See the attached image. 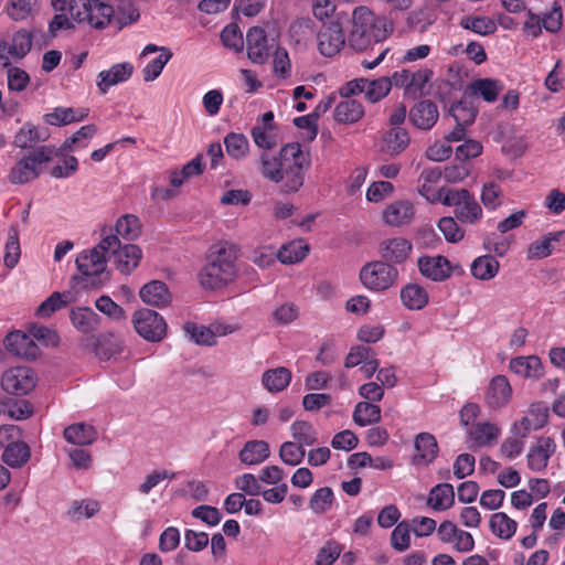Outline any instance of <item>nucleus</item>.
<instances>
[{
	"instance_id": "obj_12",
	"label": "nucleus",
	"mask_w": 565,
	"mask_h": 565,
	"mask_svg": "<svg viewBox=\"0 0 565 565\" xmlns=\"http://www.w3.org/2000/svg\"><path fill=\"white\" fill-rule=\"evenodd\" d=\"M1 386L9 394L25 395L35 386L34 373L25 366L11 367L3 373Z\"/></svg>"
},
{
	"instance_id": "obj_1",
	"label": "nucleus",
	"mask_w": 565,
	"mask_h": 565,
	"mask_svg": "<svg viewBox=\"0 0 565 565\" xmlns=\"http://www.w3.org/2000/svg\"><path fill=\"white\" fill-rule=\"evenodd\" d=\"M393 32V24L384 17H376L367 7L352 12L348 42L355 51H365L375 42H382Z\"/></svg>"
},
{
	"instance_id": "obj_24",
	"label": "nucleus",
	"mask_w": 565,
	"mask_h": 565,
	"mask_svg": "<svg viewBox=\"0 0 565 565\" xmlns=\"http://www.w3.org/2000/svg\"><path fill=\"white\" fill-rule=\"evenodd\" d=\"M415 217V207L407 200H399L388 204L383 211V220L390 226H404Z\"/></svg>"
},
{
	"instance_id": "obj_38",
	"label": "nucleus",
	"mask_w": 565,
	"mask_h": 565,
	"mask_svg": "<svg viewBox=\"0 0 565 565\" xmlns=\"http://www.w3.org/2000/svg\"><path fill=\"white\" fill-rule=\"evenodd\" d=\"M455 502V491L450 483H439L435 486L428 495L427 503L436 511H445L452 507Z\"/></svg>"
},
{
	"instance_id": "obj_49",
	"label": "nucleus",
	"mask_w": 565,
	"mask_h": 565,
	"mask_svg": "<svg viewBox=\"0 0 565 565\" xmlns=\"http://www.w3.org/2000/svg\"><path fill=\"white\" fill-rule=\"evenodd\" d=\"M309 247L302 241H294L280 247L277 258L282 264H296L301 262L308 254Z\"/></svg>"
},
{
	"instance_id": "obj_26",
	"label": "nucleus",
	"mask_w": 565,
	"mask_h": 565,
	"mask_svg": "<svg viewBox=\"0 0 565 565\" xmlns=\"http://www.w3.org/2000/svg\"><path fill=\"white\" fill-rule=\"evenodd\" d=\"M416 455L413 457L415 465H430L438 455V444L434 435L420 433L415 438Z\"/></svg>"
},
{
	"instance_id": "obj_11",
	"label": "nucleus",
	"mask_w": 565,
	"mask_h": 565,
	"mask_svg": "<svg viewBox=\"0 0 565 565\" xmlns=\"http://www.w3.org/2000/svg\"><path fill=\"white\" fill-rule=\"evenodd\" d=\"M318 50L328 57L337 55L345 44V35L339 18L321 25L317 34Z\"/></svg>"
},
{
	"instance_id": "obj_22",
	"label": "nucleus",
	"mask_w": 565,
	"mask_h": 565,
	"mask_svg": "<svg viewBox=\"0 0 565 565\" xmlns=\"http://www.w3.org/2000/svg\"><path fill=\"white\" fill-rule=\"evenodd\" d=\"M562 8L557 2H554L552 10L542 18L529 12V20L525 22V28L531 30L533 36L539 34L542 26L548 32H557L562 26Z\"/></svg>"
},
{
	"instance_id": "obj_31",
	"label": "nucleus",
	"mask_w": 565,
	"mask_h": 565,
	"mask_svg": "<svg viewBox=\"0 0 565 565\" xmlns=\"http://www.w3.org/2000/svg\"><path fill=\"white\" fill-rule=\"evenodd\" d=\"M70 318L74 328L82 333L95 331L100 323V317L88 307L72 309Z\"/></svg>"
},
{
	"instance_id": "obj_46",
	"label": "nucleus",
	"mask_w": 565,
	"mask_h": 565,
	"mask_svg": "<svg viewBox=\"0 0 565 565\" xmlns=\"http://www.w3.org/2000/svg\"><path fill=\"white\" fill-rule=\"evenodd\" d=\"M460 26L481 36H488L497 31L495 22L483 15H465L460 20Z\"/></svg>"
},
{
	"instance_id": "obj_40",
	"label": "nucleus",
	"mask_w": 565,
	"mask_h": 565,
	"mask_svg": "<svg viewBox=\"0 0 565 565\" xmlns=\"http://www.w3.org/2000/svg\"><path fill=\"white\" fill-rule=\"evenodd\" d=\"M364 115L363 106L354 99H344L340 102L334 109V120L340 124L358 122Z\"/></svg>"
},
{
	"instance_id": "obj_63",
	"label": "nucleus",
	"mask_w": 565,
	"mask_h": 565,
	"mask_svg": "<svg viewBox=\"0 0 565 565\" xmlns=\"http://www.w3.org/2000/svg\"><path fill=\"white\" fill-rule=\"evenodd\" d=\"M100 509V505L95 500H81L73 501L68 510V515L73 520L89 519L94 516Z\"/></svg>"
},
{
	"instance_id": "obj_18",
	"label": "nucleus",
	"mask_w": 565,
	"mask_h": 565,
	"mask_svg": "<svg viewBox=\"0 0 565 565\" xmlns=\"http://www.w3.org/2000/svg\"><path fill=\"white\" fill-rule=\"evenodd\" d=\"M556 444L552 437H540L526 456L527 467L532 471H543L548 465L550 458L555 454Z\"/></svg>"
},
{
	"instance_id": "obj_3",
	"label": "nucleus",
	"mask_w": 565,
	"mask_h": 565,
	"mask_svg": "<svg viewBox=\"0 0 565 565\" xmlns=\"http://www.w3.org/2000/svg\"><path fill=\"white\" fill-rule=\"evenodd\" d=\"M116 246H118V236L109 234L93 249L77 256L75 263L78 271L86 278L85 286L98 288L109 279L108 274L105 273L106 262L109 258L110 248Z\"/></svg>"
},
{
	"instance_id": "obj_17",
	"label": "nucleus",
	"mask_w": 565,
	"mask_h": 565,
	"mask_svg": "<svg viewBox=\"0 0 565 565\" xmlns=\"http://www.w3.org/2000/svg\"><path fill=\"white\" fill-rule=\"evenodd\" d=\"M439 118L437 105L429 99L417 102L408 113L409 121L420 130L431 129Z\"/></svg>"
},
{
	"instance_id": "obj_50",
	"label": "nucleus",
	"mask_w": 565,
	"mask_h": 565,
	"mask_svg": "<svg viewBox=\"0 0 565 565\" xmlns=\"http://www.w3.org/2000/svg\"><path fill=\"white\" fill-rule=\"evenodd\" d=\"M563 232H554L548 233L540 239L534 241L527 247V258L529 259H542L550 256L553 252V242H558L559 236Z\"/></svg>"
},
{
	"instance_id": "obj_42",
	"label": "nucleus",
	"mask_w": 565,
	"mask_h": 565,
	"mask_svg": "<svg viewBox=\"0 0 565 565\" xmlns=\"http://www.w3.org/2000/svg\"><path fill=\"white\" fill-rule=\"evenodd\" d=\"M530 415H535V420H532L530 416H525L513 426L515 433L519 434L521 438L526 437L530 430L541 428L546 423L547 408L541 405H532Z\"/></svg>"
},
{
	"instance_id": "obj_32",
	"label": "nucleus",
	"mask_w": 565,
	"mask_h": 565,
	"mask_svg": "<svg viewBox=\"0 0 565 565\" xmlns=\"http://www.w3.org/2000/svg\"><path fill=\"white\" fill-rule=\"evenodd\" d=\"M502 89L503 86L498 79L479 78L468 85L466 94L469 93L472 96H480L483 100L493 103L497 100Z\"/></svg>"
},
{
	"instance_id": "obj_35",
	"label": "nucleus",
	"mask_w": 565,
	"mask_h": 565,
	"mask_svg": "<svg viewBox=\"0 0 565 565\" xmlns=\"http://www.w3.org/2000/svg\"><path fill=\"white\" fill-rule=\"evenodd\" d=\"M291 381V372L285 366L267 370L262 375L264 387L270 393L284 391Z\"/></svg>"
},
{
	"instance_id": "obj_23",
	"label": "nucleus",
	"mask_w": 565,
	"mask_h": 565,
	"mask_svg": "<svg viewBox=\"0 0 565 565\" xmlns=\"http://www.w3.org/2000/svg\"><path fill=\"white\" fill-rule=\"evenodd\" d=\"M134 72V66L128 63H118L109 70L102 71L97 75V87L100 94L105 95L111 86L128 81Z\"/></svg>"
},
{
	"instance_id": "obj_7",
	"label": "nucleus",
	"mask_w": 565,
	"mask_h": 565,
	"mask_svg": "<svg viewBox=\"0 0 565 565\" xmlns=\"http://www.w3.org/2000/svg\"><path fill=\"white\" fill-rule=\"evenodd\" d=\"M441 204L454 207L455 217L461 223L475 224L482 217V209L467 189H449Z\"/></svg>"
},
{
	"instance_id": "obj_9",
	"label": "nucleus",
	"mask_w": 565,
	"mask_h": 565,
	"mask_svg": "<svg viewBox=\"0 0 565 565\" xmlns=\"http://www.w3.org/2000/svg\"><path fill=\"white\" fill-rule=\"evenodd\" d=\"M52 157H58L55 148L43 146L35 149L12 168L9 175L10 181L15 184L30 182L39 175V167L50 161Z\"/></svg>"
},
{
	"instance_id": "obj_2",
	"label": "nucleus",
	"mask_w": 565,
	"mask_h": 565,
	"mask_svg": "<svg viewBox=\"0 0 565 565\" xmlns=\"http://www.w3.org/2000/svg\"><path fill=\"white\" fill-rule=\"evenodd\" d=\"M236 259L235 245L228 243L216 245L209 262L199 274L201 286L205 289H217L233 281L237 274Z\"/></svg>"
},
{
	"instance_id": "obj_13",
	"label": "nucleus",
	"mask_w": 565,
	"mask_h": 565,
	"mask_svg": "<svg viewBox=\"0 0 565 565\" xmlns=\"http://www.w3.org/2000/svg\"><path fill=\"white\" fill-rule=\"evenodd\" d=\"M32 34L24 30H18L13 33L11 41H0V65L8 67L10 58H23L32 47Z\"/></svg>"
},
{
	"instance_id": "obj_47",
	"label": "nucleus",
	"mask_w": 565,
	"mask_h": 565,
	"mask_svg": "<svg viewBox=\"0 0 565 565\" xmlns=\"http://www.w3.org/2000/svg\"><path fill=\"white\" fill-rule=\"evenodd\" d=\"M88 115L87 109H74L72 107H57L52 113L46 114L45 120L50 125L62 126L74 121H81Z\"/></svg>"
},
{
	"instance_id": "obj_10",
	"label": "nucleus",
	"mask_w": 565,
	"mask_h": 565,
	"mask_svg": "<svg viewBox=\"0 0 565 565\" xmlns=\"http://www.w3.org/2000/svg\"><path fill=\"white\" fill-rule=\"evenodd\" d=\"M131 322L136 332L149 342H160L167 335V322L162 316L151 309L134 312Z\"/></svg>"
},
{
	"instance_id": "obj_58",
	"label": "nucleus",
	"mask_w": 565,
	"mask_h": 565,
	"mask_svg": "<svg viewBox=\"0 0 565 565\" xmlns=\"http://www.w3.org/2000/svg\"><path fill=\"white\" fill-rule=\"evenodd\" d=\"M117 235L132 241L137 238L141 233V226L139 218L132 214H126L121 216L115 225Z\"/></svg>"
},
{
	"instance_id": "obj_60",
	"label": "nucleus",
	"mask_w": 565,
	"mask_h": 565,
	"mask_svg": "<svg viewBox=\"0 0 565 565\" xmlns=\"http://www.w3.org/2000/svg\"><path fill=\"white\" fill-rule=\"evenodd\" d=\"M183 330L185 334L198 344L214 345L216 342L214 332L205 326L186 322L183 326Z\"/></svg>"
},
{
	"instance_id": "obj_41",
	"label": "nucleus",
	"mask_w": 565,
	"mask_h": 565,
	"mask_svg": "<svg viewBox=\"0 0 565 565\" xmlns=\"http://www.w3.org/2000/svg\"><path fill=\"white\" fill-rule=\"evenodd\" d=\"M394 86L393 76H383L375 79L365 78L364 96L370 103H377L388 95Z\"/></svg>"
},
{
	"instance_id": "obj_20",
	"label": "nucleus",
	"mask_w": 565,
	"mask_h": 565,
	"mask_svg": "<svg viewBox=\"0 0 565 565\" xmlns=\"http://www.w3.org/2000/svg\"><path fill=\"white\" fill-rule=\"evenodd\" d=\"M114 257L117 269L122 274H130L140 263L142 253L139 246L127 244L121 246L118 239V246L110 248L109 257Z\"/></svg>"
},
{
	"instance_id": "obj_6",
	"label": "nucleus",
	"mask_w": 565,
	"mask_h": 565,
	"mask_svg": "<svg viewBox=\"0 0 565 565\" xmlns=\"http://www.w3.org/2000/svg\"><path fill=\"white\" fill-rule=\"evenodd\" d=\"M392 76L394 86L403 89L405 97L417 99L429 94V83L433 79L434 72L428 67L416 71L402 68L395 71Z\"/></svg>"
},
{
	"instance_id": "obj_52",
	"label": "nucleus",
	"mask_w": 565,
	"mask_h": 565,
	"mask_svg": "<svg viewBox=\"0 0 565 565\" xmlns=\"http://www.w3.org/2000/svg\"><path fill=\"white\" fill-rule=\"evenodd\" d=\"M380 419V406L367 402H360L355 405L353 420L356 425L364 427L377 423Z\"/></svg>"
},
{
	"instance_id": "obj_39",
	"label": "nucleus",
	"mask_w": 565,
	"mask_h": 565,
	"mask_svg": "<svg viewBox=\"0 0 565 565\" xmlns=\"http://www.w3.org/2000/svg\"><path fill=\"white\" fill-rule=\"evenodd\" d=\"M269 446L264 440H250L239 451V460L245 465H258L269 457Z\"/></svg>"
},
{
	"instance_id": "obj_15",
	"label": "nucleus",
	"mask_w": 565,
	"mask_h": 565,
	"mask_svg": "<svg viewBox=\"0 0 565 565\" xmlns=\"http://www.w3.org/2000/svg\"><path fill=\"white\" fill-rule=\"evenodd\" d=\"M4 347L13 355L25 360H35L40 355V349L33 338L22 331L7 334Z\"/></svg>"
},
{
	"instance_id": "obj_5",
	"label": "nucleus",
	"mask_w": 565,
	"mask_h": 565,
	"mask_svg": "<svg viewBox=\"0 0 565 565\" xmlns=\"http://www.w3.org/2000/svg\"><path fill=\"white\" fill-rule=\"evenodd\" d=\"M70 15L78 23L104 29L115 14L110 0H68Z\"/></svg>"
},
{
	"instance_id": "obj_64",
	"label": "nucleus",
	"mask_w": 565,
	"mask_h": 565,
	"mask_svg": "<svg viewBox=\"0 0 565 565\" xmlns=\"http://www.w3.org/2000/svg\"><path fill=\"white\" fill-rule=\"evenodd\" d=\"M342 546L334 540H329L319 548L315 565H332L340 556Z\"/></svg>"
},
{
	"instance_id": "obj_34",
	"label": "nucleus",
	"mask_w": 565,
	"mask_h": 565,
	"mask_svg": "<svg viewBox=\"0 0 565 565\" xmlns=\"http://www.w3.org/2000/svg\"><path fill=\"white\" fill-rule=\"evenodd\" d=\"M97 127L93 124L81 127L72 137L65 139L60 149H55L60 154L73 152L86 148L90 139L96 135Z\"/></svg>"
},
{
	"instance_id": "obj_19",
	"label": "nucleus",
	"mask_w": 565,
	"mask_h": 565,
	"mask_svg": "<svg viewBox=\"0 0 565 565\" xmlns=\"http://www.w3.org/2000/svg\"><path fill=\"white\" fill-rule=\"evenodd\" d=\"M417 265L420 274L433 281L446 280L451 275L450 263L441 255L419 257Z\"/></svg>"
},
{
	"instance_id": "obj_30",
	"label": "nucleus",
	"mask_w": 565,
	"mask_h": 565,
	"mask_svg": "<svg viewBox=\"0 0 565 565\" xmlns=\"http://www.w3.org/2000/svg\"><path fill=\"white\" fill-rule=\"evenodd\" d=\"M63 436L70 444L76 446L92 445L97 439V431L94 426L86 423H76L67 426Z\"/></svg>"
},
{
	"instance_id": "obj_45",
	"label": "nucleus",
	"mask_w": 565,
	"mask_h": 565,
	"mask_svg": "<svg viewBox=\"0 0 565 565\" xmlns=\"http://www.w3.org/2000/svg\"><path fill=\"white\" fill-rule=\"evenodd\" d=\"M259 161L262 175L275 183H279L281 181V173L285 167V160L280 153L278 156H270L267 152H263Z\"/></svg>"
},
{
	"instance_id": "obj_44",
	"label": "nucleus",
	"mask_w": 565,
	"mask_h": 565,
	"mask_svg": "<svg viewBox=\"0 0 565 565\" xmlns=\"http://www.w3.org/2000/svg\"><path fill=\"white\" fill-rule=\"evenodd\" d=\"M31 456L30 447L24 441L11 443L2 452V460L11 468L22 467Z\"/></svg>"
},
{
	"instance_id": "obj_57",
	"label": "nucleus",
	"mask_w": 565,
	"mask_h": 565,
	"mask_svg": "<svg viewBox=\"0 0 565 565\" xmlns=\"http://www.w3.org/2000/svg\"><path fill=\"white\" fill-rule=\"evenodd\" d=\"M21 255L19 243V231L17 225H11L8 232V239L6 243L4 264L9 268H13Z\"/></svg>"
},
{
	"instance_id": "obj_62",
	"label": "nucleus",
	"mask_w": 565,
	"mask_h": 565,
	"mask_svg": "<svg viewBox=\"0 0 565 565\" xmlns=\"http://www.w3.org/2000/svg\"><path fill=\"white\" fill-rule=\"evenodd\" d=\"M38 0H9L6 12L13 21H23L30 17Z\"/></svg>"
},
{
	"instance_id": "obj_33",
	"label": "nucleus",
	"mask_w": 565,
	"mask_h": 565,
	"mask_svg": "<svg viewBox=\"0 0 565 565\" xmlns=\"http://www.w3.org/2000/svg\"><path fill=\"white\" fill-rule=\"evenodd\" d=\"M124 340L114 333L100 334L95 344V354L104 361H108L122 353Z\"/></svg>"
},
{
	"instance_id": "obj_29",
	"label": "nucleus",
	"mask_w": 565,
	"mask_h": 565,
	"mask_svg": "<svg viewBox=\"0 0 565 565\" xmlns=\"http://www.w3.org/2000/svg\"><path fill=\"white\" fill-rule=\"evenodd\" d=\"M409 145V136L406 129L394 127L386 131L382 138L381 150L388 156H397Z\"/></svg>"
},
{
	"instance_id": "obj_61",
	"label": "nucleus",
	"mask_w": 565,
	"mask_h": 565,
	"mask_svg": "<svg viewBox=\"0 0 565 565\" xmlns=\"http://www.w3.org/2000/svg\"><path fill=\"white\" fill-rule=\"evenodd\" d=\"M334 494L331 488L324 487L315 491L309 501V508L317 514H322L332 508Z\"/></svg>"
},
{
	"instance_id": "obj_56",
	"label": "nucleus",
	"mask_w": 565,
	"mask_h": 565,
	"mask_svg": "<svg viewBox=\"0 0 565 565\" xmlns=\"http://www.w3.org/2000/svg\"><path fill=\"white\" fill-rule=\"evenodd\" d=\"M292 437L301 447L312 446L318 440V434L313 426L303 420H297L291 425Z\"/></svg>"
},
{
	"instance_id": "obj_25",
	"label": "nucleus",
	"mask_w": 565,
	"mask_h": 565,
	"mask_svg": "<svg viewBox=\"0 0 565 565\" xmlns=\"http://www.w3.org/2000/svg\"><path fill=\"white\" fill-rule=\"evenodd\" d=\"M512 395V388L504 375L494 376L488 386L486 402L490 408L498 409L507 405Z\"/></svg>"
},
{
	"instance_id": "obj_14",
	"label": "nucleus",
	"mask_w": 565,
	"mask_h": 565,
	"mask_svg": "<svg viewBox=\"0 0 565 565\" xmlns=\"http://www.w3.org/2000/svg\"><path fill=\"white\" fill-rule=\"evenodd\" d=\"M443 177V171L440 168H426L422 171L418 180H417V191L418 193L425 198L430 203H440L443 201L444 195L449 191L448 188L435 189V184H437Z\"/></svg>"
},
{
	"instance_id": "obj_53",
	"label": "nucleus",
	"mask_w": 565,
	"mask_h": 565,
	"mask_svg": "<svg viewBox=\"0 0 565 565\" xmlns=\"http://www.w3.org/2000/svg\"><path fill=\"white\" fill-rule=\"evenodd\" d=\"M449 111L456 124L461 126L471 125L477 116V109L466 97L452 104Z\"/></svg>"
},
{
	"instance_id": "obj_51",
	"label": "nucleus",
	"mask_w": 565,
	"mask_h": 565,
	"mask_svg": "<svg viewBox=\"0 0 565 565\" xmlns=\"http://www.w3.org/2000/svg\"><path fill=\"white\" fill-rule=\"evenodd\" d=\"M516 527L518 523L503 512L494 513L490 518L492 533L502 540H510L514 535Z\"/></svg>"
},
{
	"instance_id": "obj_4",
	"label": "nucleus",
	"mask_w": 565,
	"mask_h": 565,
	"mask_svg": "<svg viewBox=\"0 0 565 565\" xmlns=\"http://www.w3.org/2000/svg\"><path fill=\"white\" fill-rule=\"evenodd\" d=\"M280 156L285 160L281 173V192L295 193L303 185L305 174L311 164L309 151L302 149L298 142L284 146Z\"/></svg>"
},
{
	"instance_id": "obj_48",
	"label": "nucleus",
	"mask_w": 565,
	"mask_h": 565,
	"mask_svg": "<svg viewBox=\"0 0 565 565\" xmlns=\"http://www.w3.org/2000/svg\"><path fill=\"white\" fill-rule=\"evenodd\" d=\"M499 262L490 255L480 256L471 264V274L475 278L480 280H490L499 271Z\"/></svg>"
},
{
	"instance_id": "obj_54",
	"label": "nucleus",
	"mask_w": 565,
	"mask_h": 565,
	"mask_svg": "<svg viewBox=\"0 0 565 565\" xmlns=\"http://www.w3.org/2000/svg\"><path fill=\"white\" fill-rule=\"evenodd\" d=\"M224 145L227 154L236 160L245 158L249 150L248 139L243 134H227L224 138Z\"/></svg>"
},
{
	"instance_id": "obj_28",
	"label": "nucleus",
	"mask_w": 565,
	"mask_h": 565,
	"mask_svg": "<svg viewBox=\"0 0 565 565\" xmlns=\"http://www.w3.org/2000/svg\"><path fill=\"white\" fill-rule=\"evenodd\" d=\"M510 370L524 377L539 380L544 375V367L539 356H518L510 361Z\"/></svg>"
},
{
	"instance_id": "obj_55",
	"label": "nucleus",
	"mask_w": 565,
	"mask_h": 565,
	"mask_svg": "<svg viewBox=\"0 0 565 565\" xmlns=\"http://www.w3.org/2000/svg\"><path fill=\"white\" fill-rule=\"evenodd\" d=\"M470 435L478 446H488L497 440L500 429L491 423H478L472 427Z\"/></svg>"
},
{
	"instance_id": "obj_43",
	"label": "nucleus",
	"mask_w": 565,
	"mask_h": 565,
	"mask_svg": "<svg viewBox=\"0 0 565 565\" xmlns=\"http://www.w3.org/2000/svg\"><path fill=\"white\" fill-rule=\"evenodd\" d=\"M56 14L49 23V32L55 36L58 31L74 29V19L68 18L65 11H68V0H51Z\"/></svg>"
},
{
	"instance_id": "obj_16",
	"label": "nucleus",
	"mask_w": 565,
	"mask_h": 565,
	"mask_svg": "<svg viewBox=\"0 0 565 565\" xmlns=\"http://www.w3.org/2000/svg\"><path fill=\"white\" fill-rule=\"evenodd\" d=\"M412 243L404 237L384 239L379 245L382 262L391 265L403 264L412 252Z\"/></svg>"
},
{
	"instance_id": "obj_36",
	"label": "nucleus",
	"mask_w": 565,
	"mask_h": 565,
	"mask_svg": "<svg viewBox=\"0 0 565 565\" xmlns=\"http://www.w3.org/2000/svg\"><path fill=\"white\" fill-rule=\"evenodd\" d=\"M402 303L409 310H420L428 303L427 290L418 284H407L401 290Z\"/></svg>"
},
{
	"instance_id": "obj_21",
	"label": "nucleus",
	"mask_w": 565,
	"mask_h": 565,
	"mask_svg": "<svg viewBox=\"0 0 565 565\" xmlns=\"http://www.w3.org/2000/svg\"><path fill=\"white\" fill-rule=\"evenodd\" d=\"M246 49L248 58L256 63L263 64L269 56V45L264 29L250 28L246 35Z\"/></svg>"
},
{
	"instance_id": "obj_37",
	"label": "nucleus",
	"mask_w": 565,
	"mask_h": 565,
	"mask_svg": "<svg viewBox=\"0 0 565 565\" xmlns=\"http://www.w3.org/2000/svg\"><path fill=\"white\" fill-rule=\"evenodd\" d=\"M205 164L203 156L198 154L191 161L182 167L181 170H173L170 172L169 181L173 188L181 186L186 180L201 175L204 171Z\"/></svg>"
},
{
	"instance_id": "obj_27",
	"label": "nucleus",
	"mask_w": 565,
	"mask_h": 565,
	"mask_svg": "<svg viewBox=\"0 0 565 565\" xmlns=\"http://www.w3.org/2000/svg\"><path fill=\"white\" fill-rule=\"evenodd\" d=\"M141 300L153 307H164L171 302V294L163 281L152 280L139 291Z\"/></svg>"
},
{
	"instance_id": "obj_59",
	"label": "nucleus",
	"mask_w": 565,
	"mask_h": 565,
	"mask_svg": "<svg viewBox=\"0 0 565 565\" xmlns=\"http://www.w3.org/2000/svg\"><path fill=\"white\" fill-rule=\"evenodd\" d=\"M172 52L168 47H160V54L150 61L142 70L146 82L154 81L162 72L166 64L171 60Z\"/></svg>"
},
{
	"instance_id": "obj_8",
	"label": "nucleus",
	"mask_w": 565,
	"mask_h": 565,
	"mask_svg": "<svg viewBox=\"0 0 565 565\" xmlns=\"http://www.w3.org/2000/svg\"><path fill=\"white\" fill-rule=\"evenodd\" d=\"M397 278V268L382 260L367 263L360 270L362 285L372 291H384L391 288Z\"/></svg>"
}]
</instances>
